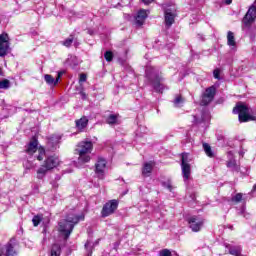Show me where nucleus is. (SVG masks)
<instances>
[{
  "label": "nucleus",
  "instance_id": "aec40b11",
  "mask_svg": "<svg viewBox=\"0 0 256 256\" xmlns=\"http://www.w3.org/2000/svg\"><path fill=\"white\" fill-rule=\"evenodd\" d=\"M89 125V119L86 116L76 120V127L79 131H83Z\"/></svg>",
  "mask_w": 256,
  "mask_h": 256
},
{
  "label": "nucleus",
  "instance_id": "6e6552de",
  "mask_svg": "<svg viewBox=\"0 0 256 256\" xmlns=\"http://www.w3.org/2000/svg\"><path fill=\"white\" fill-rule=\"evenodd\" d=\"M187 221L189 228L191 229V231H193V233H199V231L203 229V223H205L203 218L198 216H192L188 218Z\"/></svg>",
  "mask_w": 256,
  "mask_h": 256
},
{
  "label": "nucleus",
  "instance_id": "20e7f679",
  "mask_svg": "<svg viewBox=\"0 0 256 256\" xmlns=\"http://www.w3.org/2000/svg\"><path fill=\"white\" fill-rule=\"evenodd\" d=\"M25 152L30 158L33 157L38 161H43L45 158V148L39 147V141L35 137H33L28 145H26Z\"/></svg>",
  "mask_w": 256,
  "mask_h": 256
},
{
  "label": "nucleus",
  "instance_id": "37998d69",
  "mask_svg": "<svg viewBox=\"0 0 256 256\" xmlns=\"http://www.w3.org/2000/svg\"><path fill=\"white\" fill-rule=\"evenodd\" d=\"M239 154L241 155V157H243L244 152L240 151Z\"/></svg>",
  "mask_w": 256,
  "mask_h": 256
},
{
  "label": "nucleus",
  "instance_id": "9b49d317",
  "mask_svg": "<svg viewBox=\"0 0 256 256\" xmlns=\"http://www.w3.org/2000/svg\"><path fill=\"white\" fill-rule=\"evenodd\" d=\"M9 53V35L2 33L0 35V57H5Z\"/></svg>",
  "mask_w": 256,
  "mask_h": 256
},
{
  "label": "nucleus",
  "instance_id": "4c0bfd02",
  "mask_svg": "<svg viewBox=\"0 0 256 256\" xmlns=\"http://www.w3.org/2000/svg\"><path fill=\"white\" fill-rule=\"evenodd\" d=\"M85 81H87V75L80 74L79 82L80 83H85Z\"/></svg>",
  "mask_w": 256,
  "mask_h": 256
},
{
  "label": "nucleus",
  "instance_id": "49530a36",
  "mask_svg": "<svg viewBox=\"0 0 256 256\" xmlns=\"http://www.w3.org/2000/svg\"><path fill=\"white\" fill-rule=\"evenodd\" d=\"M53 187H57V184H53Z\"/></svg>",
  "mask_w": 256,
  "mask_h": 256
},
{
  "label": "nucleus",
  "instance_id": "ea45409f",
  "mask_svg": "<svg viewBox=\"0 0 256 256\" xmlns=\"http://www.w3.org/2000/svg\"><path fill=\"white\" fill-rule=\"evenodd\" d=\"M80 95H81V98H82V99H87V94H85L84 91H81V92H80Z\"/></svg>",
  "mask_w": 256,
  "mask_h": 256
},
{
  "label": "nucleus",
  "instance_id": "b1692460",
  "mask_svg": "<svg viewBox=\"0 0 256 256\" xmlns=\"http://www.w3.org/2000/svg\"><path fill=\"white\" fill-rule=\"evenodd\" d=\"M106 123L108 125H119V114H110L106 119Z\"/></svg>",
  "mask_w": 256,
  "mask_h": 256
},
{
  "label": "nucleus",
  "instance_id": "c9c22d12",
  "mask_svg": "<svg viewBox=\"0 0 256 256\" xmlns=\"http://www.w3.org/2000/svg\"><path fill=\"white\" fill-rule=\"evenodd\" d=\"M159 256H171V251L169 249H163L159 252Z\"/></svg>",
  "mask_w": 256,
  "mask_h": 256
},
{
  "label": "nucleus",
  "instance_id": "ddd939ff",
  "mask_svg": "<svg viewBox=\"0 0 256 256\" xmlns=\"http://www.w3.org/2000/svg\"><path fill=\"white\" fill-rule=\"evenodd\" d=\"M59 143H61V135L53 134L48 137L47 147L49 151H57L59 149Z\"/></svg>",
  "mask_w": 256,
  "mask_h": 256
},
{
  "label": "nucleus",
  "instance_id": "412c9836",
  "mask_svg": "<svg viewBox=\"0 0 256 256\" xmlns=\"http://www.w3.org/2000/svg\"><path fill=\"white\" fill-rule=\"evenodd\" d=\"M227 249H229L230 255L233 256H241L242 248L241 246H232V245H226Z\"/></svg>",
  "mask_w": 256,
  "mask_h": 256
},
{
  "label": "nucleus",
  "instance_id": "a19ab883",
  "mask_svg": "<svg viewBox=\"0 0 256 256\" xmlns=\"http://www.w3.org/2000/svg\"><path fill=\"white\" fill-rule=\"evenodd\" d=\"M89 247H91V242L87 241L85 243V249H89Z\"/></svg>",
  "mask_w": 256,
  "mask_h": 256
},
{
  "label": "nucleus",
  "instance_id": "4be33fe9",
  "mask_svg": "<svg viewBox=\"0 0 256 256\" xmlns=\"http://www.w3.org/2000/svg\"><path fill=\"white\" fill-rule=\"evenodd\" d=\"M209 121H211V114L207 110L202 111L201 119H196V123H209Z\"/></svg>",
  "mask_w": 256,
  "mask_h": 256
},
{
  "label": "nucleus",
  "instance_id": "f704fd0d",
  "mask_svg": "<svg viewBox=\"0 0 256 256\" xmlns=\"http://www.w3.org/2000/svg\"><path fill=\"white\" fill-rule=\"evenodd\" d=\"M162 186L165 189H168V191H173V184H171L170 180H167L166 182H162Z\"/></svg>",
  "mask_w": 256,
  "mask_h": 256
},
{
  "label": "nucleus",
  "instance_id": "7ed1b4c3",
  "mask_svg": "<svg viewBox=\"0 0 256 256\" xmlns=\"http://www.w3.org/2000/svg\"><path fill=\"white\" fill-rule=\"evenodd\" d=\"M93 151V142L84 140L78 143L76 154L79 155L78 163H89L91 161V153Z\"/></svg>",
  "mask_w": 256,
  "mask_h": 256
},
{
  "label": "nucleus",
  "instance_id": "39448f33",
  "mask_svg": "<svg viewBox=\"0 0 256 256\" xmlns=\"http://www.w3.org/2000/svg\"><path fill=\"white\" fill-rule=\"evenodd\" d=\"M59 165V157L57 156H48L44 161V165H42L37 170V179H43L45 175H47V171H51V169H55Z\"/></svg>",
  "mask_w": 256,
  "mask_h": 256
},
{
  "label": "nucleus",
  "instance_id": "f3484780",
  "mask_svg": "<svg viewBox=\"0 0 256 256\" xmlns=\"http://www.w3.org/2000/svg\"><path fill=\"white\" fill-rule=\"evenodd\" d=\"M227 157L228 161L226 163V166L228 167V169H232V171H236L237 173H239L241 168L239 167V165H237V161L233 156V152H228Z\"/></svg>",
  "mask_w": 256,
  "mask_h": 256
},
{
  "label": "nucleus",
  "instance_id": "0eeeda50",
  "mask_svg": "<svg viewBox=\"0 0 256 256\" xmlns=\"http://www.w3.org/2000/svg\"><path fill=\"white\" fill-rule=\"evenodd\" d=\"M164 9V17H165V25L166 27H171L175 23V6L170 5L167 6V4L163 5Z\"/></svg>",
  "mask_w": 256,
  "mask_h": 256
},
{
  "label": "nucleus",
  "instance_id": "c756f323",
  "mask_svg": "<svg viewBox=\"0 0 256 256\" xmlns=\"http://www.w3.org/2000/svg\"><path fill=\"white\" fill-rule=\"evenodd\" d=\"M11 87V82L8 79L0 81V89H9Z\"/></svg>",
  "mask_w": 256,
  "mask_h": 256
},
{
  "label": "nucleus",
  "instance_id": "72a5a7b5",
  "mask_svg": "<svg viewBox=\"0 0 256 256\" xmlns=\"http://www.w3.org/2000/svg\"><path fill=\"white\" fill-rule=\"evenodd\" d=\"M104 58L106 59V61H108V63L111 62V61H113V52H111V51H106V52L104 53Z\"/></svg>",
  "mask_w": 256,
  "mask_h": 256
},
{
  "label": "nucleus",
  "instance_id": "e433bc0d",
  "mask_svg": "<svg viewBox=\"0 0 256 256\" xmlns=\"http://www.w3.org/2000/svg\"><path fill=\"white\" fill-rule=\"evenodd\" d=\"M213 75H214V78L215 79H221V77H220V75H221V70H219V69H215L214 71H213Z\"/></svg>",
  "mask_w": 256,
  "mask_h": 256
},
{
  "label": "nucleus",
  "instance_id": "a211bd4d",
  "mask_svg": "<svg viewBox=\"0 0 256 256\" xmlns=\"http://www.w3.org/2000/svg\"><path fill=\"white\" fill-rule=\"evenodd\" d=\"M63 73L62 72H58L57 78H53L52 75L50 74H46L44 76V80L46 81V83L52 87H55L58 83H59V79H61Z\"/></svg>",
  "mask_w": 256,
  "mask_h": 256
},
{
  "label": "nucleus",
  "instance_id": "f03ea898",
  "mask_svg": "<svg viewBox=\"0 0 256 256\" xmlns=\"http://www.w3.org/2000/svg\"><path fill=\"white\" fill-rule=\"evenodd\" d=\"M85 219L84 216H77L75 214H69L66 219L61 220L59 222L58 231L64 235V239H69L71 233H73V229L75 225L79 223V221Z\"/></svg>",
  "mask_w": 256,
  "mask_h": 256
},
{
  "label": "nucleus",
  "instance_id": "f8f14e48",
  "mask_svg": "<svg viewBox=\"0 0 256 256\" xmlns=\"http://www.w3.org/2000/svg\"><path fill=\"white\" fill-rule=\"evenodd\" d=\"M215 98V88L214 86H211L205 90V92L202 95V99L200 102V105L207 106L213 99Z\"/></svg>",
  "mask_w": 256,
  "mask_h": 256
},
{
  "label": "nucleus",
  "instance_id": "7c9ffc66",
  "mask_svg": "<svg viewBox=\"0 0 256 256\" xmlns=\"http://www.w3.org/2000/svg\"><path fill=\"white\" fill-rule=\"evenodd\" d=\"M41 221H43V216H40V215H36L32 219V223H33L34 227H38V225H39V223H41Z\"/></svg>",
  "mask_w": 256,
  "mask_h": 256
},
{
  "label": "nucleus",
  "instance_id": "de8ad7c7",
  "mask_svg": "<svg viewBox=\"0 0 256 256\" xmlns=\"http://www.w3.org/2000/svg\"><path fill=\"white\" fill-rule=\"evenodd\" d=\"M0 75H1V68H0Z\"/></svg>",
  "mask_w": 256,
  "mask_h": 256
},
{
  "label": "nucleus",
  "instance_id": "393cba45",
  "mask_svg": "<svg viewBox=\"0 0 256 256\" xmlns=\"http://www.w3.org/2000/svg\"><path fill=\"white\" fill-rule=\"evenodd\" d=\"M227 45H229V47H235L237 45L235 34L232 31H228L227 33Z\"/></svg>",
  "mask_w": 256,
  "mask_h": 256
},
{
  "label": "nucleus",
  "instance_id": "09e8293b",
  "mask_svg": "<svg viewBox=\"0 0 256 256\" xmlns=\"http://www.w3.org/2000/svg\"><path fill=\"white\" fill-rule=\"evenodd\" d=\"M0 256H3V254L0 253Z\"/></svg>",
  "mask_w": 256,
  "mask_h": 256
},
{
  "label": "nucleus",
  "instance_id": "f257e3e1",
  "mask_svg": "<svg viewBox=\"0 0 256 256\" xmlns=\"http://www.w3.org/2000/svg\"><path fill=\"white\" fill-rule=\"evenodd\" d=\"M146 77L156 93H163V91H165L166 87L165 84H163V77L161 76L159 69L153 66H147Z\"/></svg>",
  "mask_w": 256,
  "mask_h": 256
},
{
  "label": "nucleus",
  "instance_id": "473e14b6",
  "mask_svg": "<svg viewBox=\"0 0 256 256\" xmlns=\"http://www.w3.org/2000/svg\"><path fill=\"white\" fill-rule=\"evenodd\" d=\"M242 199H243V194L241 193H237L234 197H232V201L234 203H241Z\"/></svg>",
  "mask_w": 256,
  "mask_h": 256
},
{
  "label": "nucleus",
  "instance_id": "79ce46f5",
  "mask_svg": "<svg viewBox=\"0 0 256 256\" xmlns=\"http://www.w3.org/2000/svg\"><path fill=\"white\" fill-rule=\"evenodd\" d=\"M231 3H233V0H225L226 5H231Z\"/></svg>",
  "mask_w": 256,
  "mask_h": 256
},
{
  "label": "nucleus",
  "instance_id": "6ab92c4d",
  "mask_svg": "<svg viewBox=\"0 0 256 256\" xmlns=\"http://www.w3.org/2000/svg\"><path fill=\"white\" fill-rule=\"evenodd\" d=\"M153 167H155V163L153 162L144 163L142 168V175L144 177H149L151 175V172L153 171Z\"/></svg>",
  "mask_w": 256,
  "mask_h": 256
},
{
  "label": "nucleus",
  "instance_id": "a18cd8bd",
  "mask_svg": "<svg viewBox=\"0 0 256 256\" xmlns=\"http://www.w3.org/2000/svg\"><path fill=\"white\" fill-rule=\"evenodd\" d=\"M59 179H61V177L57 176V177H56V180L59 181Z\"/></svg>",
  "mask_w": 256,
  "mask_h": 256
},
{
  "label": "nucleus",
  "instance_id": "58836bf2",
  "mask_svg": "<svg viewBox=\"0 0 256 256\" xmlns=\"http://www.w3.org/2000/svg\"><path fill=\"white\" fill-rule=\"evenodd\" d=\"M142 3H144V5H149L151 3H153L155 0H141Z\"/></svg>",
  "mask_w": 256,
  "mask_h": 256
},
{
  "label": "nucleus",
  "instance_id": "c03bdc74",
  "mask_svg": "<svg viewBox=\"0 0 256 256\" xmlns=\"http://www.w3.org/2000/svg\"><path fill=\"white\" fill-rule=\"evenodd\" d=\"M252 191H256V184L253 186Z\"/></svg>",
  "mask_w": 256,
  "mask_h": 256
},
{
  "label": "nucleus",
  "instance_id": "9d476101",
  "mask_svg": "<svg viewBox=\"0 0 256 256\" xmlns=\"http://www.w3.org/2000/svg\"><path fill=\"white\" fill-rule=\"evenodd\" d=\"M256 19V6L252 5L248 9L246 15L244 16L242 23L245 25V27H251L253 23H255Z\"/></svg>",
  "mask_w": 256,
  "mask_h": 256
},
{
  "label": "nucleus",
  "instance_id": "bb28decb",
  "mask_svg": "<svg viewBox=\"0 0 256 256\" xmlns=\"http://www.w3.org/2000/svg\"><path fill=\"white\" fill-rule=\"evenodd\" d=\"M183 103H185V99L180 94H177L173 100L174 107H183Z\"/></svg>",
  "mask_w": 256,
  "mask_h": 256
},
{
  "label": "nucleus",
  "instance_id": "2eb2a0df",
  "mask_svg": "<svg viewBox=\"0 0 256 256\" xmlns=\"http://www.w3.org/2000/svg\"><path fill=\"white\" fill-rule=\"evenodd\" d=\"M96 167V175H98L99 179H103V175H105V167H107V160L103 157H98Z\"/></svg>",
  "mask_w": 256,
  "mask_h": 256
},
{
  "label": "nucleus",
  "instance_id": "a878e982",
  "mask_svg": "<svg viewBox=\"0 0 256 256\" xmlns=\"http://www.w3.org/2000/svg\"><path fill=\"white\" fill-rule=\"evenodd\" d=\"M50 256H61V246L53 244L50 250Z\"/></svg>",
  "mask_w": 256,
  "mask_h": 256
},
{
  "label": "nucleus",
  "instance_id": "4468645a",
  "mask_svg": "<svg viewBox=\"0 0 256 256\" xmlns=\"http://www.w3.org/2000/svg\"><path fill=\"white\" fill-rule=\"evenodd\" d=\"M17 243L15 242V239H11L2 249V253L5 256H15L17 255V250H15Z\"/></svg>",
  "mask_w": 256,
  "mask_h": 256
},
{
  "label": "nucleus",
  "instance_id": "2f4dec72",
  "mask_svg": "<svg viewBox=\"0 0 256 256\" xmlns=\"http://www.w3.org/2000/svg\"><path fill=\"white\" fill-rule=\"evenodd\" d=\"M181 165H189V154L182 153Z\"/></svg>",
  "mask_w": 256,
  "mask_h": 256
},
{
  "label": "nucleus",
  "instance_id": "1a4fd4ad",
  "mask_svg": "<svg viewBox=\"0 0 256 256\" xmlns=\"http://www.w3.org/2000/svg\"><path fill=\"white\" fill-rule=\"evenodd\" d=\"M119 207V202L117 200L108 201L102 208L101 215L102 217H109V215H113L117 208Z\"/></svg>",
  "mask_w": 256,
  "mask_h": 256
},
{
  "label": "nucleus",
  "instance_id": "dca6fc26",
  "mask_svg": "<svg viewBox=\"0 0 256 256\" xmlns=\"http://www.w3.org/2000/svg\"><path fill=\"white\" fill-rule=\"evenodd\" d=\"M147 17V10L138 11L136 16H134V25L136 27H143V25L145 24V19H147Z\"/></svg>",
  "mask_w": 256,
  "mask_h": 256
},
{
  "label": "nucleus",
  "instance_id": "423d86ee",
  "mask_svg": "<svg viewBox=\"0 0 256 256\" xmlns=\"http://www.w3.org/2000/svg\"><path fill=\"white\" fill-rule=\"evenodd\" d=\"M233 113L238 114L240 123H247L253 121V116L249 115V108L244 104H237L233 109Z\"/></svg>",
  "mask_w": 256,
  "mask_h": 256
},
{
  "label": "nucleus",
  "instance_id": "c85d7f7f",
  "mask_svg": "<svg viewBox=\"0 0 256 256\" xmlns=\"http://www.w3.org/2000/svg\"><path fill=\"white\" fill-rule=\"evenodd\" d=\"M73 41H75V36L70 35L68 38L61 42V45L64 47H71V45H73Z\"/></svg>",
  "mask_w": 256,
  "mask_h": 256
},
{
  "label": "nucleus",
  "instance_id": "5701e85b",
  "mask_svg": "<svg viewBox=\"0 0 256 256\" xmlns=\"http://www.w3.org/2000/svg\"><path fill=\"white\" fill-rule=\"evenodd\" d=\"M182 167V175L185 179V181H187V179H189V177L191 176V165L190 164H181Z\"/></svg>",
  "mask_w": 256,
  "mask_h": 256
},
{
  "label": "nucleus",
  "instance_id": "cd10ccee",
  "mask_svg": "<svg viewBox=\"0 0 256 256\" xmlns=\"http://www.w3.org/2000/svg\"><path fill=\"white\" fill-rule=\"evenodd\" d=\"M203 149L207 155V157H215V153H213V150L211 149V145L207 143H203Z\"/></svg>",
  "mask_w": 256,
  "mask_h": 256
}]
</instances>
